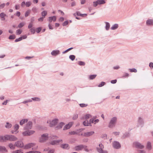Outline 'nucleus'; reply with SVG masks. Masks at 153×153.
Returning a JSON list of instances; mask_svg holds the SVG:
<instances>
[{
    "label": "nucleus",
    "mask_w": 153,
    "mask_h": 153,
    "mask_svg": "<svg viewBox=\"0 0 153 153\" xmlns=\"http://www.w3.org/2000/svg\"><path fill=\"white\" fill-rule=\"evenodd\" d=\"M23 150L21 149L13 151L12 153H23Z\"/></svg>",
    "instance_id": "nucleus-39"
},
{
    "label": "nucleus",
    "mask_w": 153,
    "mask_h": 153,
    "mask_svg": "<svg viewBox=\"0 0 153 153\" xmlns=\"http://www.w3.org/2000/svg\"><path fill=\"white\" fill-rule=\"evenodd\" d=\"M78 117V115L77 114H74L73 117V119L74 120H76Z\"/></svg>",
    "instance_id": "nucleus-50"
},
{
    "label": "nucleus",
    "mask_w": 153,
    "mask_h": 153,
    "mask_svg": "<svg viewBox=\"0 0 153 153\" xmlns=\"http://www.w3.org/2000/svg\"><path fill=\"white\" fill-rule=\"evenodd\" d=\"M49 134L47 133L43 134L41 135V137L39 138V142L40 143H43L47 140H49Z\"/></svg>",
    "instance_id": "nucleus-2"
},
{
    "label": "nucleus",
    "mask_w": 153,
    "mask_h": 153,
    "mask_svg": "<svg viewBox=\"0 0 153 153\" xmlns=\"http://www.w3.org/2000/svg\"><path fill=\"white\" fill-rule=\"evenodd\" d=\"M144 123V121L143 118L141 117H139L137 120L138 126L142 127Z\"/></svg>",
    "instance_id": "nucleus-8"
},
{
    "label": "nucleus",
    "mask_w": 153,
    "mask_h": 153,
    "mask_svg": "<svg viewBox=\"0 0 153 153\" xmlns=\"http://www.w3.org/2000/svg\"><path fill=\"white\" fill-rule=\"evenodd\" d=\"M97 75L96 74L91 75L89 76V79L90 80L94 79L96 77Z\"/></svg>",
    "instance_id": "nucleus-35"
},
{
    "label": "nucleus",
    "mask_w": 153,
    "mask_h": 153,
    "mask_svg": "<svg viewBox=\"0 0 153 153\" xmlns=\"http://www.w3.org/2000/svg\"><path fill=\"white\" fill-rule=\"evenodd\" d=\"M60 53V51L59 50L53 51L51 53V54L53 56H56Z\"/></svg>",
    "instance_id": "nucleus-18"
},
{
    "label": "nucleus",
    "mask_w": 153,
    "mask_h": 153,
    "mask_svg": "<svg viewBox=\"0 0 153 153\" xmlns=\"http://www.w3.org/2000/svg\"><path fill=\"white\" fill-rule=\"evenodd\" d=\"M61 147L63 149H68L70 148V146L67 144H63L61 146Z\"/></svg>",
    "instance_id": "nucleus-20"
},
{
    "label": "nucleus",
    "mask_w": 153,
    "mask_h": 153,
    "mask_svg": "<svg viewBox=\"0 0 153 153\" xmlns=\"http://www.w3.org/2000/svg\"><path fill=\"white\" fill-rule=\"evenodd\" d=\"M35 132V131L33 130H27L24 131L22 133L23 136H30L33 134Z\"/></svg>",
    "instance_id": "nucleus-6"
},
{
    "label": "nucleus",
    "mask_w": 153,
    "mask_h": 153,
    "mask_svg": "<svg viewBox=\"0 0 153 153\" xmlns=\"http://www.w3.org/2000/svg\"><path fill=\"white\" fill-rule=\"evenodd\" d=\"M22 40V37H19L18 39H16L15 40V42H17L20 41H21Z\"/></svg>",
    "instance_id": "nucleus-61"
},
{
    "label": "nucleus",
    "mask_w": 153,
    "mask_h": 153,
    "mask_svg": "<svg viewBox=\"0 0 153 153\" xmlns=\"http://www.w3.org/2000/svg\"><path fill=\"white\" fill-rule=\"evenodd\" d=\"M54 150L53 149H50L48 153H53Z\"/></svg>",
    "instance_id": "nucleus-63"
},
{
    "label": "nucleus",
    "mask_w": 153,
    "mask_h": 153,
    "mask_svg": "<svg viewBox=\"0 0 153 153\" xmlns=\"http://www.w3.org/2000/svg\"><path fill=\"white\" fill-rule=\"evenodd\" d=\"M3 142H4L7 140L11 141H14L17 140V138L14 135H12L6 134L3 136Z\"/></svg>",
    "instance_id": "nucleus-1"
},
{
    "label": "nucleus",
    "mask_w": 153,
    "mask_h": 153,
    "mask_svg": "<svg viewBox=\"0 0 153 153\" xmlns=\"http://www.w3.org/2000/svg\"><path fill=\"white\" fill-rule=\"evenodd\" d=\"M149 66L151 69H152L153 68V63L152 62L150 63Z\"/></svg>",
    "instance_id": "nucleus-64"
},
{
    "label": "nucleus",
    "mask_w": 153,
    "mask_h": 153,
    "mask_svg": "<svg viewBox=\"0 0 153 153\" xmlns=\"http://www.w3.org/2000/svg\"><path fill=\"white\" fill-rule=\"evenodd\" d=\"M35 145L36 143H30L25 145L24 147V149H28L33 147Z\"/></svg>",
    "instance_id": "nucleus-9"
},
{
    "label": "nucleus",
    "mask_w": 153,
    "mask_h": 153,
    "mask_svg": "<svg viewBox=\"0 0 153 153\" xmlns=\"http://www.w3.org/2000/svg\"><path fill=\"white\" fill-rule=\"evenodd\" d=\"M82 129H80L76 131H71L69 132V134L71 135L77 134L79 135H81L79 133L82 130Z\"/></svg>",
    "instance_id": "nucleus-15"
},
{
    "label": "nucleus",
    "mask_w": 153,
    "mask_h": 153,
    "mask_svg": "<svg viewBox=\"0 0 153 153\" xmlns=\"http://www.w3.org/2000/svg\"><path fill=\"white\" fill-rule=\"evenodd\" d=\"M19 126L18 124H16L14 126V129L15 130V132L16 133H17L19 132V131H18V130L19 128Z\"/></svg>",
    "instance_id": "nucleus-25"
},
{
    "label": "nucleus",
    "mask_w": 153,
    "mask_h": 153,
    "mask_svg": "<svg viewBox=\"0 0 153 153\" xmlns=\"http://www.w3.org/2000/svg\"><path fill=\"white\" fill-rule=\"evenodd\" d=\"M129 76V74L128 73L125 72L123 74L122 77L124 78L126 77H128Z\"/></svg>",
    "instance_id": "nucleus-41"
},
{
    "label": "nucleus",
    "mask_w": 153,
    "mask_h": 153,
    "mask_svg": "<svg viewBox=\"0 0 153 153\" xmlns=\"http://www.w3.org/2000/svg\"><path fill=\"white\" fill-rule=\"evenodd\" d=\"M65 125V124L63 122H61L59 123L58 126L57 127V128L58 129L61 128H62L63 126Z\"/></svg>",
    "instance_id": "nucleus-38"
},
{
    "label": "nucleus",
    "mask_w": 153,
    "mask_h": 153,
    "mask_svg": "<svg viewBox=\"0 0 153 153\" xmlns=\"http://www.w3.org/2000/svg\"><path fill=\"white\" fill-rule=\"evenodd\" d=\"M49 136L50 137V138H49V140L57 139L58 138V137L56 135H50L49 134Z\"/></svg>",
    "instance_id": "nucleus-26"
},
{
    "label": "nucleus",
    "mask_w": 153,
    "mask_h": 153,
    "mask_svg": "<svg viewBox=\"0 0 153 153\" xmlns=\"http://www.w3.org/2000/svg\"><path fill=\"white\" fill-rule=\"evenodd\" d=\"M16 146L19 148H22L24 147V144L23 142L22 141H18L16 142L15 143Z\"/></svg>",
    "instance_id": "nucleus-13"
},
{
    "label": "nucleus",
    "mask_w": 153,
    "mask_h": 153,
    "mask_svg": "<svg viewBox=\"0 0 153 153\" xmlns=\"http://www.w3.org/2000/svg\"><path fill=\"white\" fill-rule=\"evenodd\" d=\"M133 145L134 147L137 149H142L144 148V145L138 141L134 142Z\"/></svg>",
    "instance_id": "nucleus-4"
},
{
    "label": "nucleus",
    "mask_w": 153,
    "mask_h": 153,
    "mask_svg": "<svg viewBox=\"0 0 153 153\" xmlns=\"http://www.w3.org/2000/svg\"><path fill=\"white\" fill-rule=\"evenodd\" d=\"M105 29L107 30H108L110 28V24L109 23L107 22H105Z\"/></svg>",
    "instance_id": "nucleus-28"
},
{
    "label": "nucleus",
    "mask_w": 153,
    "mask_h": 153,
    "mask_svg": "<svg viewBox=\"0 0 153 153\" xmlns=\"http://www.w3.org/2000/svg\"><path fill=\"white\" fill-rule=\"evenodd\" d=\"M32 100L34 101L39 102L41 100V99L39 97H34L32 98Z\"/></svg>",
    "instance_id": "nucleus-32"
},
{
    "label": "nucleus",
    "mask_w": 153,
    "mask_h": 153,
    "mask_svg": "<svg viewBox=\"0 0 153 153\" xmlns=\"http://www.w3.org/2000/svg\"><path fill=\"white\" fill-rule=\"evenodd\" d=\"M85 145H79L76 146L75 147V149L76 151H79L82 150L83 149L84 147H85Z\"/></svg>",
    "instance_id": "nucleus-14"
},
{
    "label": "nucleus",
    "mask_w": 153,
    "mask_h": 153,
    "mask_svg": "<svg viewBox=\"0 0 153 153\" xmlns=\"http://www.w3.org/2000/svg\"><path fill=\"white\" fill-rule=\"evenodd\" d=\"M37 10V9L36 7H34L32 9V10L34 13L36 12Z\"/></svg>",
    "instance_id": "nucleus-58"
},
{
    "label": "nucleus",
    "mask_w": 153,
    "mask_h": 153,
    "mask_svg": "<svg viewBox=\"0 0 153 153\" xmlns=\"http://www.w3.org/2000/svg\"><path fill=\"white\" fill-rule=\"evenodd\" d=\"M80 106L81 107H86L87 106V104H85L84 103H81L79 104Z\"/></svg>",
    "instance_id": "nucleus-57"
},
{
    "label": "nucleus",
    "mask_w": 153,
    "mask_h": 153,
    "mask_svg": "<svg viewBox=\"0 0 153 153\" xmlns=\"http://www.w3.org/2000/svg\"><path fill=\"white\" fill-rule=\"evenodd\" d=\"M30 32H31L33 34H34L35 32V30L34 28H30Z\"/></svg>",
    "instance_id": "nucleus-54"
},
{
    "label": "nucleus",
    "mask_w": 153,
    "mask_h": 153,
    "mask_svg": "<svg viewBox=\"0 0 153 153\" xmlns=\"http://www.w3.org/2000/svg\"><path fill=\"white\" fill-rule=\"evenodd\" d=\"M83 124L84 126H91V124L90 123H89L88 122V121L86 120L83 122Z\"/></svg>",
    "instance_id": "nucleus-30"
},
{
    "label": "nucleus",
    "mask_w": 153,
    "mask_h": 153,
    "mask_svg": "<svg viewBox=\"0 0 153 153\" xmlns=\"http://www.w3.org/2000/svg\"><path fill=\"white\" fill-rule=\"evenodd\" d=\"M105 84V82H102L100 84L98 85V86L99 87H101L103 86H104Z\"/></svg>",
    "instance_id": "nucleus-55"
},
{
    "label": "nucleus",
    "mask_w": 153,
    "mask_h": 153,
    "mask_svg": "<svg viewBox=\"0 0 153 153\" xmlns=\"http://www.w3.org/2000/svg\"><path fill=\"white\" fill-rule=\"evenodd\" d=\"M7 151L6 148L4 146H0V151L2 152L3 151L6 152Z\"/></svg>",
    "instance_id": "nucleus-36"
},
{
    "label": "nucleus",
    "mask_w": 153,
    "mask_h": 153,
    "mask_svg": "<svg viewBox=\"0 0 153 153\" xmlns=\"http://www.w3.org/2000/svg\"><path fill=\"white\" fill-rule=\"evenodd\" d=\"M62 143V140H53L51 142L50 144L52 145H57L59 143Z\"/></svg>",
    "instance_id": "nucleus-12"
},
{
    "label": "nucleus",
    "mask_w": 153,
    "mask_h": 153,
    "mask_svg": "<svg viewBox=\"0 0 153 153\" xmlns=\"http://www.w3.org/2000/svg\"><path fill=\"white\" fill-rule=\"evenodd\" d=\"M16 38V36L14 35H12L9 36V39H14Z\"/></svg>",
    "instance_id": "nucleus-45"
},
{
    "label": "nucleus",
    "mask_w": 153,
    "mask_h": 153,
    "mask_svg": "<svg viewBox=\"0 0 153 153\" xmlns=\"http://www.w3.org/2000/svg\"><path fill=\"white\" fill-rule=\"evenodd\" d=\"M41 30L42 28L41 27H39L37 28L36 29V32L37 33H39L41 31Z\"/></svg>",
    "instance_id": "nucleus-56"
},
{
    "label": "nucleus",
    "mask_w": 153,
    "mask_h": 153,
    "mask_svg": "<svg viewBox=\"0 0 153 153\" xmlns=\"http://www.w3.org/2000/svg\"><path fill=\"white\" fill-rule=\"evenodd\" d=\"M32 123L31 121H29L24 127V130H29L32 128Z\"/></svg>",
    "instance_id": "nucleus-10"
},
{
    "label": "nucleus",
    "mask_w": 153,
    "mask_h": 153,
    "mask_svg": "<svg viewBox=\"0 0 153 153\" xmlns=\"http://www.w3.org/2000/svg\"><path fill=\"white\" fill-rule=\"evenodd\" d=\"M68 23V21H65L62 24L63 26H65L67 25Z\"/></svg>",
    "instance_id": "nucleus-59"
},
{
    "label": "nucleus",
    "mask_w": 153,
    "mask_h": 153,
    "mask_svg": "<svg viewBox=\"0 0 153 153\" xmlns=\"http://www.w3.org/2000/svg\"><path fill=\"white\" fill-rule=\"evenodd\" d=\"M47 12L46 11H43L41 13V14L42 17L45 18V16L47 15Z\"/></svg>",
    "instance_id": "nucleus-34"
},
{
    "label": "nucleus",
    "mask_w": 153,
    "mask_h": 153,
    "mask_svg": "<svg viewBox=\"0 0 153 153\" xmlns=\"http://www.w3.org/2000/svg\"><path fill=\"white\" fill-rule=\"evenodd\" d=\"M85 147H84V148H83V149H84V150L86 152H89L90 151H91V149H88V148H87V146L85 145Z\"/></svg>",
    "instance_id": "nucleus-48"
},
{
    "label": "nucleus",
    "mask_w": 153,
    "mask_h": 153,
    "mask_svg": "<svg viewBox=\"0 0 153 153\" xmlns=\"http://www.w3.org/2000/svg\"><path fill=\"white\" fill-rule=\"evenodd\" d=\"M31 4V2L30 1H27L25 3V5L27 7H30Z\"/></svg>",
    "instance_id": "nucleus-46"
},
{
    "label": "nucleus",
    "mask_w": 153,
    "mask_h": 153,
    "mask_svg": "<svg viewBox=\"0 0 153 153\" xmlns=\"http://www.w3.org/2000/svg\"><path fill=\"white\" fill-rule=\"evenodd\" d=\"M69 58L72 61H74L75 58V56L74 55H70L69 56Z\"/></svg>",
    "instance_id": "nucleus-42"
},
{
    "label": "nucleus",
    "mask_w": 153,
    "mask_h": 153,
    "mask_svg": "<svg viewBox=\"0 0 153 153\" xmlns=\"http://www.w3.org/2000/svg\"><path fill=\"white\" fill-rule=\"evenodd\" d=\"M94 131H90L89 132H84L83 134L82 133L81 134V135H83L84 137H89L94 134Z\"/></svg>",
    "instance_id": "nucleus-11"
},
{
    "label": "nucleus",
    "mask_w": 153,
    "mask_h": 153,
    "mask_svg": "<svg viewBox=\"0 0 153 153\" xmlns=\"http://www.w3.org/2000/svg\"><path fill=\"white\" fill-rule=\"evenodd\" d=\"M98 4L97 1H93V5L94 7H96L98 5Z\"/></svg>",
    "instance_id": "nucleus-47"
},
{
    "label": "nucleus",
    "mask_w": 153,
    "mask_h": 153,
    "mask_svg": "<svg viewBox=\"0 0 153 153\" xmlns=\"http://www.w3.org/2000/svg\"><path fill=\"white\" fill-rule=\"evenodd\" d=\"M73 124V122H71L68 124L66 125L64 127L63 130H65L69 129Z\"/></svg>",
    "instance_id": "nucleus-17"
},
{
    "label": "nucleus",
    "mask_w": 153,
    "mask_h": 153,
    "mask_svg": "<svg viewBox=\"0 0 153 153\" xmlns=\"http://www.w3.org/2000/svg\"><path fill=\"white\" fill-rule=\"evenodd\" d=\"M129 135V134L128 132H125L124 133L122 136V137L123 138H125L126 137H128Z\"/></svg>",
    "instance_id": "nucleus-40"
},
{
    "label": "nucleus",
    "mask_w": 153,
    "mask_h": 153,
    "mask_svg": "<svg viewBox=\"0 0 153 153\" xmlns=\"http://www.w3.org/2000/svg\"><path fill=\"white\" fill-rule=\"evenodd\" d=\"M117 117H114L111 118L109 122L108 127L112 128L115 126L117 122Z\"/></svg>",
    "instance_id": "nucleus-3"
},
{
    "label": "nucleus",
    "mask_w": 153,
    "mask_h": 153,
    "mask_svg": "<svg viewBox=\"0 0 153 153\" xmlns=\"http://www.w3.org/2000/svg\"><path fill=\"white\" fill-rule=\"evenodd\" d=\"M78 64L80 65H85V63L82 61H79L78 62Z\"/></svg>",
    "instance_id": "nucleus-51"
},
{
    "label": "nucleus",
    "mask_w": 153,
    "mask_h": 153,
    "mask_svg": "<svg viewBox=\"0 0 153 153\" xmlns=\"http://www.w3.org/2000/svg\"><path fill=\"white\" fill-rule=\"evenodd\" d=\"M47 123L50 124L51 127L55 126L58 122V120L57 119H54L52 121L48 120L47 121Z\"/></svg>",
    "instance_id": "nucleus-5"
},
{
    "label": "nucleus",
    "mask_w": 153,
    "mask_h": 153,
    "mask_svg": "<svg viewBox=\"0 0 153 153\" xmlns=\"http://www.w3.org/2000/svg\"><path fill=\"white\" fill-rule=\"evenodd\" d=\"M12 125L11 124L9 123L8 122H7L5 126L6 128H9L12 127Z\"/></svg>",
    "instance_id": "nucleus-37"
},
{
    "label": "nucleus",
    "mask_w": 153,
    "mask_h": 153,
    "mask_svg": "<svg viewBox=\"0 0 153 153\" xmlns=\"http://www.w3.org/2000/svg\"><path fill=\"white\" fill-rule=\"evenodd\" d=\"M91 117V116L90 114H86L84 116L82 119L84 120H87Z\"/></svg>",
    "instance_id": "nucleus-31"
},
{
    "label": "nucleus",
    "mask_w": 153,
    "mask_h": 153,
    "mask_svg": "<svg viewBox=\"0 0 153 153\" xmlns=\"http://www.w3.org/2000/svg\"><path fill=\"white\" fill-rule=\"evenodd\" d=\"M128 70L130 72H134L136 73L137 72V70L136 69L133 68L132 69H129Z\"/></svg>",
    "instance_id": "nucleus-44"
},
{
    "label": "nucleus",
    "mask_w": 153,
    "mask_h": 153,
    "mask_svg": "<svg viewBox=\"0 0 153 153\" xmlns=\"http://www.w3.org/2000/svg\"><path fill=\"white\" fill-rule=\"evenodd\" d=\"M56 20V17L55 16L49 17H48V20L50 23H51L52 21L55 22Z\"/></svg>",
    "instance_id": "nucleus-19"
},
{
    "label": "nucleus",
    "mask_w": 153,
    "mask_h": 153,
    "mask_svg": "<svg viewBox=\"0 0 153 153\" xmlns=\"http://www.w3.org/2000/svg\"><path fill=\"white\" fill-rule=\"evenodd\" d=\"M30 13V10H28L25 13V17H27V16H28L29 14Z\"/></svg>",
    "instance_id": "nucleus-52"
},
{
    "label": "nucleus",
    "mask_w": 153,
    "mask_h": 153,
    "mask_svg": "<svg viewBox=\"0 0 153 153\" xmlns=\"http://www.w3.org/2000/svg\"><path fill=\"white\" fill-rule=\"evenodd\" d=\"M146 148L148 150H151L152 149V146L151 143L150 142H148L146 145Z\"/></svg>",
    "instance_id": "nucleus-24"
},
{
    "label": "nucleus",
    "mask_w": 153,
    "mask_h": 153,
    "mask_svg": "<svg viewBox=\"0 0 153 153\" xmlns=\"http://www.w3.org/2000/svg\"><path fill=\"white\" fill-rule=\"evenodd\" d=\"M25 24L23 22H21L18 25V27L19 28H21L24 26Z\"/></svg>",
    "instance_id": "nucleus-43"
},
{
    "label": "nucleus",
    "mask_w": 153,
    "mask_h": 153,
    "mask_svg": "<svg viewBox=\"0 0 153 153\" xmlns=\"http://www.w3.org/2000/svg\"><path fill=\"white\" fill-rule=\"evenodd\" d=\"M15 146H16L15 144L14 145L11 143H10L8 144V146L11 149H15Z\"/></svg>",
    "instance_id": "nucleus-29"
},
{
    "label": "nucleus",
    "mask_w": 153,
    "mask_h": 153,
    "mask_svg": "<svg viewBox=\"0 0 153 153\" xmlns=\"http://www.w3.org/2000/svg\"><path fill=\"white\" fill-rule=\"evenodd\" d=\"M7 15L4 13H1L0 14V17L2 21H4L5 19V17Z\"/></svg>",
    "instance_id": "nucleus-23"
},
{
    "label": "nucleus",
    "mask_w": 153,
    "mask_h": 153,
    "mask_svg": "<svg viewBox=\"0 0 153 153\" xmlns=\"http://www.w3.org/2000/svg\"><path fill=\"white\" fill-rule=\"evenodd\" d=\"M33 26V23L32 22L30 23L28 26V28L29 29L31 28Z\"/></svg>",
    "instance_id": "nucleus-60"
},
{
    "label": "nucleus",
    "mask_w": 153,
    "mask_h": 153,
    "mask_svg": "<svg viewBox=\"0 0 153 153\" xmlns=\"http://www.w3.org/2000/svg\"><path fill=\"white\" fill-rule=\"evenodd\" d=\"M97 151L99 153H108L107 151H104L103 150V149L99 148L97 147Z\"/></svg>",
    "instance_id": "nucleus-21"
},
{
    "label": "nucleus",
    "mask_w": 153,
    "mask_h": 153,
    "mask_svg": "<svg viewBox=\"0 0 153 153\" xmlns=\"http://www.w3.org/2000/svg\"><path fill=\"white\" fill-rule=\"evenodd\" d=\"M118 27V25L117 24H115L113 25L111 27V30H114L117 29Z\"/></svg>",
    "instance_id": "nucleus-27"
},
{
    "label": "nucleus",
    "mask_w": 153,
    "mask_h": 153,
    "mask_svg": "<svg viewBox=\"0 0 153 153\" xmlns=\"http://www.w3.org/2000/svg\"><path fill=\"white\" fill-rule=\"evenodd\" d=\"M139 153H146V152L144 150H138Z\"/></svg>",
    "instance_id": "nucleus-62"
},
{
    "label": "nucleus",
    "mask_w": 153,
    "mask_h": 153,
    "mask_svg": "<svg viewBox=\"0 0 153 153\" xmlns=\"http://www.w3.org/2000/svg\"><path fill=\"white\" fill-rule=\"evenodd\" d=\"M98 5L104 4L105 3V1L103 0H97Z\"/></svg>",
    "instance_id": "nucleus-33"
},
{
    "label": "nucleus",
    "mask_w": 153,
    "mask_h": 153,
    "mask_svg": "<svg viewBox=\"0 0 153 153\" xmlns=\"http://www.w3.org/2000/svg\"><path fill=\"white\" fill-rule=\"evenodd\" d=\"M146 25L148 26H153V19H149L146 21Z\"/></svg>",
    "instance_id": "nucleus-16"
},
{
    "label": "nucleus",
    "mask_w": 153,
    "mask_h": 153,
    "mask_svg": "<svg viewBox=\"0 0 153 153\" xmlns=\"http://www.w3.org/2000/svg\"><path fill=\"white\" fill-rule=\"evenodd\" d=\"M22 30L20 29L17 30L16 31V34L17 35H19L22 33Z\"/></svg>",
    "instance_id": "nucleus-49"
},
{
    "label": "nucleus",
    "mask_w": 153,
    "mask_h": 153,
    "mask_svg": "<svg viewBox=\"0 0 153 153\" xmlns=\"http://www.w3.org/2000/svg\"><path fill=\"white\" fill-rule=\"evenodd\" d=\"M112 145L113 148L116 149H118L121 148V144L119 142L114 141L112 143Z\"/></svg>",
    "instance_id": "nucleus-7"
},
{
    "label": "nucleus",
    "mask_w": 153,
    "mask_h": 153,
    "mask_svg": "<svg viewBox=\"0 0 153 153\" xmlns=\"http://www.w3.org/2000/svg\"><path fill=\"white\" fill-rule=\"evenodd\" d=\"M10 101V100H6L5 101H4L2 103V105H6L7 104V102Z\"/></svg>",
    "instance_id": "nucleus-53"
},
{
    "label": "nucleus",
    "mask_w": 153,
    "mask_h": 153,
    "mask_svg": "<svg viewBox=\"0 0 153 153\" xmlns=\"http://www.w3.org/2000/svg\"><path fill=\"white\" fill-rule=\"evenodd\" d=\"M28 119H24L21 120L19 122V124L20 125L22 126L25 123L27 122Z\"/></svg>",
    "instance_id": "nucleus-22"
}]
</instances>
